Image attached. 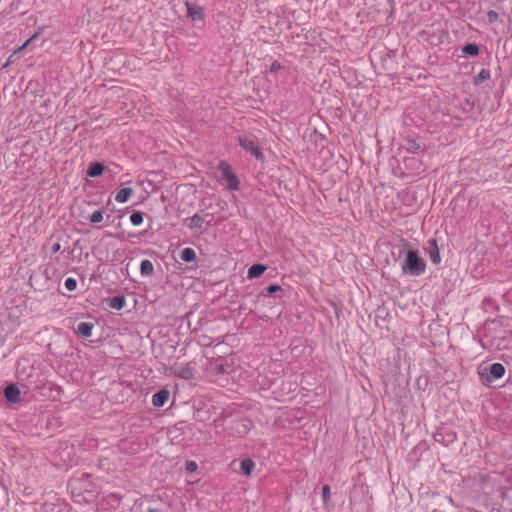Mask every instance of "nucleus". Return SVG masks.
Here are the masks:
<instances>
[{"mask_svg":"<svg viewBox=\"0 0 512 512\" xmlns=\"http://www.w3.org/2000/svg\"><path fill=\"white\" fill-rule=\"evenodd\" d=\"M14 55L15 54L10 55V57L7 59L6 63L3 65V68H7L8 66H10V64L12 63V57Z\"/></svg>","mask_w":512,"mask_h":512,"instance_id":"2f4dec72","label":"nucleus"},{"mask_svg":"<svg viewBox=\"0 0 512 512\" xmlns=\"http://www.w3.org/2000/svg\"><path fill=\"white\" fill-rule=\"evenodd\" d=\"M208 222L200 214H195L191 217L189 227L193 230L202 231Z\"/></svg>","mask_w":512,"mask_h":512,"instance_id":"0eeeda50","label":"nucleus"},{"mask_svg":"<svg viewBox=\"0 0 512 512\" xmlns=\"http://www.w3.org/2000/svg\"><path fill=\"white\" fill-rule=\"evenodd\" d=\"M490 78V71L487 69H482L475 77H474V84L480 85L481 83L485 82Z\"/></svg>","mask_w":512,"mask_h":512,"instance_id":"6ab92c4d","label":"nucleus"},{"mask_svg":"<svg viewBox=\"0 0 512 512\" xmlns=\"http://www.w3.org/2000/svg\"><path fill=\"white\" fill-rule=\"evenodd\" d=\"M6 399L10 402H17L19 400L20 391L14 384L8 385L4 390Z\"/></svg>","mask_w":512,"mask_h":512,"instance_id":"6e6552de","label":"nucleus"},{"mask_svg":"<svg viewBox=\"0 0 512 512\" xmlns=\"http://www.w3.org/2000/svg\"><path fill=\"white\" fill-rule=\"evenodd\" d=\"M185 468L187 472L193 473L198 469V465L195 461H187Z\"/></svg>","mask_w":512,"mask_h":512,"instance_id":"a878e982","label":"nucleus"},{"mask_svg":"<svg viewBox=\"0 0 512 512\" xmlns=\"http://www.w3.org/2000/svg\"><path fill=\"white\" fill-rule=\"evenodd\" d=\"M239 144L243 149L251 152L257 159L263 158V154L259 150V148L254 140L249 139V138H239Z\"/></svg>","mask_w":512,"mask_h":512,"instance_id":"39448f33","label":"nucleus"},{"mask_svg":"<svg viewBox=\"0 0 512 512\" xmlns=\"http://www.w3.org/2000/svg\"><path fill=\"white\" fill-rule=\"evenodd\" d=\"M255 462L251 458L243 459L240 462V471L244 476H250L255 469Z\"/></svg>","mask_w":512,"mask_h":512,"instance_id":"1a4fd4ad","label":"nucleus"},{"mask_svg":"<svg viewBox=\"0 0 512 512\" xmlns=\"http://www.w3.org/2000/svg\"><path fill=\"white\" fill-rule=\"evenodd\" d=\"M181 260L192 262L196 259V252L192 248H184L180 254Z\"/></svg>","mask_w":512,"mask_h":512,"instance_id":"a211bd4d","label":"nucleus"},{"mask_svg":"<svg viewBox=\"0 0 512 512\" xmlns=\"http://www.w3.org/2000/svg\"><path fill=\"white\" fill-rule=\"evenodd\" d=\"M280 290H281V287L279 285L273 284V285H270V286L267 287V294L271 295V294H273V293H275L277 291H280Z\"/></svg>","mask_w":512,"mask_h":512,"instance_id":"c756f323","label":"nucleus"},{"mask_svg":"<svg viewBox=\"0 0 512 512\" xmlns=\"http://www.w3.org/2000/svg\"><path fill=\"white\" fill-rule=\"evenodd\" d=\"M403 274L410 276H420L426 270V262L422 259L416 250H409L405 260L401 264Z\"/></svg>","mask_w":512,"mask_h":512,"instance_id":"f257e3e1","label":"nucleus"},{"mask_svg":"<svg viewBox=\"0 0 512 512\" xmlns=\"http://www.w3.org/2000/svg\"><path fill=\"white\" fill-rule=\"evenodd\" d=\"M282 68L281 64L278 61H273L270 65L269 71L271 73H277Z\"/></svg>","mask_w":512,"mask_h":512,"instance_id":"c85d7f7f","label":"nucleus"},{"mask_svg":"<svg viewBox=\"0 0 512 512\" xmlns=\"http://www.w3.org/2000/svg\"><path fill=\"white\" fill-rule=\"evenodd\" d=\"M217 169L221 174L220 182L222 185L233 191H236L240 188V181L227 162L221 161L218 164Z\"/></svg>","mask_w":512,"mask_h":512,"instance_id":"f03ea898","label":"nucleus"},{"mask_svg":"<svg viewBox=\"0 0 512 512\" xmlns=\"http://www.w3.org/2000/svg\"><path fill=\"white\" fill-rule=\"evenodd\" d=\"M170 374L188 380L194 376V368L189 363H175L169 368Z\"/></svg>","mask_w":512,"mask_h":512,"instance_id":"7ed1b4c3","label":"nucleus"},{"mask_svg":"<svg viewBox=\"0 0 512 512\" xmlns=\"http://www.w3.org/2000/svg\"><path fill=\"white\" fill-rule=\"evenodd\" d=\"M154 271V266L150 260H142L140 263V273L142 276H150Z\"/></svg>","mask_w":512,"mask_h":512,"instance_id":"dca6fc26","label":"nucleus"},{"mask_svg":"<svg viewBox=\"0 0 512 512\" xmlns=\"http://www.w3.org/2000/svg\"><path fill=\"white\" fill-rule=\"evenodd\" d=\"M170 393L166 389H162L152 396V404L155 407H162L169 400Z\"/></svg>","mask_w":512,"mask_h":512,"instance_id":"423d86ee","label":"nucleus"},{"mask_svg":"<svg viewBox=\"0 0 512 512\" xmlns=\"http://www.w3.org/2000/svg\"><path fill=\"white\" fill-rule=\"evenodd\" d=\"M420 148V146L415 142V141H412L411 144H410V149H412L413 151L415 150H418Z\"/></svg>","mask_w":512,"mask_h":512,"instance_id":"7c9ffc66","label":"nucleus"},{"mask_svg":"<svg viewBox=\"0 0 512 512\" xmlns=\"http://www.w3.org/2000/svg\"><path fill=\"white\" fill-rule=\"evenodd\" d=\"M431 251L429 253L430 259L434 264H438L441 261L436 239L429 240Z\"/></svg>","mask_w":512,"mask_h":512,"instance_id":"ddd939ff","label":"nucleus"},{"mask_svg":"<svg viewBox=\"0 0 512 512\" xmlns=\"http://www.w3.org/2000/svg\"><path fill=\"white\" fill-rule=\"evenodd\" d=\"M94 325L89 322H81L77 325V334L82 337H90L92 335Z\"/></svg>","mask_w":512,"mask_h":512,"instance_id":"9b49d317","label":"nucleus"},{"mask_svg":"<svg viewBox=\"0 0 512 512\" xmlns=\"http://www.w3.org/2000/svg\"><path fill=\"white\" fill-rule=\"evenodd\" d=\"M105 171V167L101 163H92L87 170V175L89 177H97L100 176Z\"/></svg>","mask_w":512,"mask_h":512,"instance_id":"2eb2a0df","label":"nucleus"},{"mask_svg":"<svg viewBox=\"0 0 512 512\" xmlns=\"http://www.w3.org/2000/svg\"><path fill=\"white\" fill-rule=\"evenodd\" d=\"M65 288L69 291H73L77 287V282L74 278H67L64 282Z\"/></svg>","mask_w":512,"mask_h":512,"instance_id":"b1692460","label":"nucleus"},{"mask_svg":"<svg viewBox=\"0 0 512 512\" xmlns=\"http://www.w3.org/2000/svg\"><path fill=\"white\" fill-rule=\"evenodd\" d=\"M185 6L187 9V17H189L193 22H196V21L203 22L204 21V18H205L204 8H202L201 6H199L195 3H191L188 1L185 2Z\"/></svg>","mask_w":512,"mask_h":512,"instance_id":"20e7f679","label":"nucleus"},{"mask_svg":"<svg viewBox=\"0 0 512 512\" xmlns=\"http://www.w3.org/2000/svg\"><path fill=\"white\" fill-rule=\"evenodd\" d=\"M132 195H133L132 188H122L117 192V194L115 196V200L118 203H125L131 198Z\"/></svg>","mask_w":512,"mask_h":512,"instance_id":"f8f14e48","label":"nucleus"},{"mask_svg":"<svg viewBox=\"0 0 512 512\" xmlns=\"http://www.w3.org/2000/svg\"><path fill=\"white\" fill-rule=\"evenodd\" d=\"M251 428H252V422L251 421L242 420L239 423H237V427H236L235 431L239 435L243 436V435H246L250 431Z\"/></svg>","mask_w":512,"mask_h":512,"instance_id":"f3484780","label":"nucleus"},{"mask_svg":"<svg viewBox=\"0 0 512 512\" xmlns=\"http://www.w3.org/2000/svg\"><path fill=\"white\" fill-rule=\"evenodd\" d=\"M130 221L134 226H139L143 223V216L140 212H134L130 215Z\"/></svg>","mask_w":512,"mask_h":512,"instance_id":"4be33fe9","label":"nucleus"},{"mask_svg":"<svg viewBox=\"0 0 512 512\" xmlns=\"http://www.w3.org/2000/svg\"><path fill=\"white\" fill-rule=\"evenodd\" d=\"M39 33H35L33 36H31L22 46H20L18 49H16L14 51L13 54H16L22 50H24L26 47H28V45L33 41L35 40L37 37H38Z\"/></svg>","mask_w":512,"mask_h":512,"instance_id":"393cba45","label":"nucleus"},{"mask_svg":"<svg viewBox=\"0 0 512 512\" xmlns=\"http://www.w3.org/2000/svg\"><path fill=\"white\" fill-rule=\"evenodd\" d=\"M103 212L101 210L94 211L90 216L92 223H100L103 220Z\"/></svg>","mask_w":512,"mask_h":512,"instance_id":"5701e85b","label":"nucleus"},{"mask_svg":"<svg viewBox=\"0 0 512 512\" xmlns=\"http://www.w3.org/2000/svg\"><path fill=\"white\" fill-rule=\"evenodd\" d=\"M322 497L324 502L330 500V487L328 485H324L322 488Z\"/></svg>","mask_w":512,"mask_h":512,"instance_id":"bb28decb","label":"nucleus"},{"mask_svg":"<svg viewBox=\"0 0 512 512\" xmlns=\"http://www.w3.org/2000/svg\"><path fill=\"white\" fill-rule=\"evenodd\" d=\"M59 249H60V244H55V245L53 246V251H54V252H57Z\"/></svg>","mask_w":512,"mask_h":512,"instance_id":"473e14b6","label":"nucleus"},{"mask_svg":"<svg viewBox=\"0 0 512 512\" xmlns=\"http://www.w3.org/2000/svg\"><path fill=\"white\" fill-rule=\"evenodd\" d=\"M462 51L469 56H476L479 54V48L476 44H467L463 47Z\"/></svg>","mask_w":512,"mask_h":512,"instance_id":"aec40b11","label":"nucleus"},{"mask_svg":"<svg viewBox=\"0 0 512 512\" xmlns=\"http://www.w3.org/2000/svg\"><path fill=\"white\" fill-rule=\"evenodd\" d=\"M487 19L490 23L495 22L498 19V13L496 11L490 10L487 12Z\"/></svg>","mask_w":512,"mask_h":512,"instance_id":"cd10ccee","label":"nucleus"},{"mask_svg":"<svg viewBox=\"0 0 512 512\" xmlns=\"http://www.w3.org/2000/svg\"><path fill=\"white\" fill-rule=\"evenodd\" d=\"M125 300L123 297H114L111 299L110 307L113 309L120 310L123 308Z\"/></svg>","mask_w":512,"mask_h":512,"instance_id":"412c9836","label":"nucleus"},{"mask_svg":"<svg viewBox=\"0 0 512 512\" xmlns=\"http://www.w3.org/2000/svg\"><path fill=\"white\" fill-rule=\"evenodd\" d=\"M490 374L494 379H500L505 374V367L501 363H494L490 366Z\"/></svg>","mask_w":512,"mask_h":512,"instance_id":"4468645a","label":"nucleus"},{"mask_svg":"<svg viewBox=\"0 0 512 512\" xmlns=\"http://www.w3.org/2000/svg\"><path fill=\"white\" fill-rule=\"evenodd\" d=\"M266 270H267V267L265 265L254 264L248 269L247 276L249 279H254V278L261 276Z\"/></svg>","mask_w":512,"mask_h":512,"instance_id":"9d476101","label":"nucleus"}]
</instances>
